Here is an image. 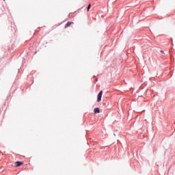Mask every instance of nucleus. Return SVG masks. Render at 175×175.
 Instances as JSON below:
<instances>
[{
  "label": "nucleus",
  "instance_id": "obj_3",
  "mask_svg": "<svg viewBox=\"0 0 175 175\" xmlns=\"http://www.w3.org/2000/svg\"><path fill=\"white\" fill-rule=\"evenodd\" d=\"M94 111L96 114V113H100V109L99 108H94Z\"/></svg>",
  "mask_w": 175,
  "mask_h": 175
},
{
  "label": "nucleus",
  "instance_id": "obj_6",
  "mask_svg": "<svg viewBox=\"0 0 175 175\" xmlns=\"http://www.w3.org/2000/svg\"><path fill=\"white\" fill-rule=\"evenodd\" d=\"M161 53H162L163 54H165V51H163V50H161Z\"/></svg>",
  "mask_w": 175,
  "mask_h": 175
},
{
  "label": "nucleus",
  "instance_id": "obj_2",
  "mask_svg": "<svg viewBox=\"0 0 175 175\" xmlns=\"http://www.w3.org/2000/svg\"><path fill=\"white\" fill-rule=\"evenodd\" d=\"M16 167H18L19 166H21V165H23V162H21V161H16Z\"/></svg>",
  "mask_w": 175,
  "mask_h": 175
},
{
  "label": "nucleus",
  "instance_id": "obj_5",
  "mask_svg": "<svg viewBox=\"0 0 175 175\" xmlns=\"http://www.w3.org/2000/svg\"><path fill=\"white\" fill-rule=\"evenodd\" d=\"M91 8H92V5L91 4L88 5V12H89V10H90V9H91Z\"/></svg>",
  "mask_w": 175,
  "mask_h": 175
},
{
  "label": "nucleus",
  "instance_id": "obj_4",
  "mask_svg": "<svg viewBox=\"0 0 175 175\" xmlns=\"http://www.w3.org/2000/svg\"><path fill=\"white\" fill-rule=\"evenodd\" d=\"M72 23H73V22H67V27H68V26H70V25H72Z\"/></svg>",
  "mask_w": 175,
  "mask_h": 175
},
{
  "label": "nucleus",
  "instance_id": "obj_1",
  "mask_svg": "<svg viewBox=\"0 0 175 175\" xmlns=\"http://www.w3.org/2000/svg\"><path fill=\"white\" fill-rule=\"evenodd\" d=\"M103 93V90H100V92H99V93L98 94V98H97V101L98 102L101 101Z\"/></svg>",
  "mask_w": 175,
  "mask_h": 175
}]
</instances>
